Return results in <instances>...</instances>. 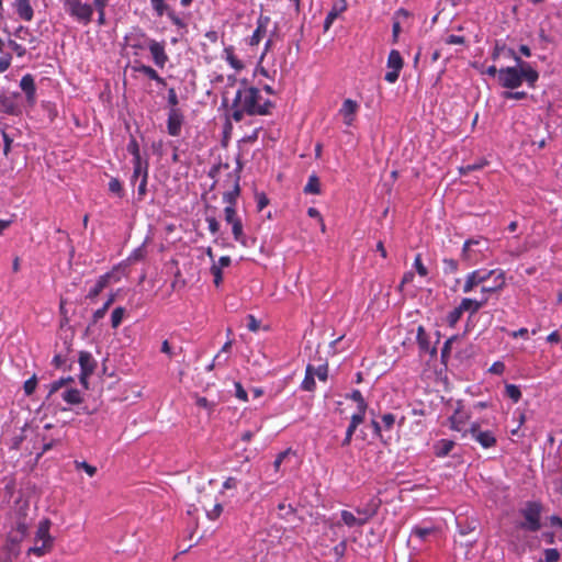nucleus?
Returning a JSON list of instances; mask_svg holds the SVG:
<instances>
[{
	"instance_id": "obj_12",
	"label": "nucleus",
	"mask_w": 562,
	"mask_h": 562,
	"mask_svg": "<svg viewBox=\"0 0 562 562\" xmlns=\"http://www.w3.org/2000/svg\"><path fill=\"white\" fill-rule=\"evenodd\" d=\"M347 10V0H336L324 21V31L327 32L334 21Z\"/></svg>"
},
{
	"instance_id": "obj_42",
	"label": "nucleus",
	"mask_w": 562,
	"mask_h": 562,
	"mask_svg": "<svg viewBox=\"0 0 562 562\" xmlns=\"http://www.w3.org/2000/svg\"><path fill=\"white\" fill-rule=\"evenodd\" d=\"M125 310L123 307H116L111 314V325L113 328H117L123 319Z\"/></svg>"
},
{
	"instance_id": "obj_49",
	"label": "nucleus",
	"mask_w": 562,
	"mask_h": 562,
	"mask_svg": "<svg viewBox=\"0 0 562 562\" xmlns=\"http://www.w3.org/2000/svg\"><path fill=\"white\" fill-rule=\"evenodd\" d=\"M36 385H37V379L35 375H33L32 378H30L29 380H26L24 382V385H23L24 393L27 396L32 395L36 389Z\"/></svg>"
},
{
	"instance_id": "obj_15",
	"label": "nucleus",
	"mask_w": 562,
	"mask_h": 562,
	"mask_svg": "<svg viewBox=\"0 0 562 562\" xmlns=\"http://www.w3.org/2000/svg\"><path fill=\"white\" fill-rule=\"evenodd\" d=\"M358 108H359L358 103L351 99H346L344 101L341 109L339 110V113L342 115L344 123L347 126L352 125L353 120H355V114H356Z\"/></svg>"
},
{
	"instance_id": "obj_52",
	"label": "nucleus",
	"mask_w": 562,
	"mask_h": 562,
	"mask_svg": "<svg viewBox=\"0 0 562 562\" xmlns=\"http://www.w3.org/2000/svg\"><path fill=\"white\" fill-rule=\"evenodd\" d=\"M154 11L158 16H161L166 10L167 5L165 3V0H150Z\"/></svg>"
},
{
	"instance_id": "obj_63",
	"label": "nucleus",
	"mask_w": 562,
	"mask_h": 562,
	"mask_svg": "<svg viewBox=\"0 0 562 562\" xmlns=\"http://www.w3.org/2000/svg\"><path fill=\"white\" fill-rule=\"evenodd\" d=\"M235 395L244 402L248 400L247 392L239 382H235Z\"/></svg>"
},
{
	"instance_id": "obj_16",
	"label": "nucleus",
	"mask_w": 562,
	"mask_h": 562,
	"mask_svg": "<svg viewBox=\"0 0 562 562\" xmlns=\"http://www.w3.org/2000/svg\"><path fill=\"white\" fill-rule=\"evenodd\" d=\"M20 87L25 92L27 102L30 104H34L36 99V87L33 76L30 74L24 75L20 81Z\"/></svg>"
},
{
	"instance_id": "obj_44",
	"label": "nucleus",
	"mask_w": 562,
	"mask_h": 562,
	"mask_svg": "<svg viewBox=\"0 0 562 562\" xmlns=\"http://www.w3.org/2000/svg\"><path fill=\"white\" fill-rule=\"evenodd\" d=\"M457 339H458V336H452V337H450L449 339H447L445 341L443 347L441 349V360H442V362H447V360L449 359V356H450V352H451V348H452V344Z\"/></svg>"
},
{
	"instance_id": "obj_56",
	"label": "nucleus",
	"mask_w": 562,
	"mask_h": 562,
	"mask_svg": "<svg viewBox=\"0 0 562 562\" xmlns=\"http://www.w3.org/2000/svg\"><path fill=\"white\" fill-rule=\"evenodd\" d=\"M168 104L170 106V109H179L177 105L179 103V99H178V95H177V92L173 88H170L168 90Z\"/></svg>"
},
{
	"instance_id": "obj_64",
	"label": "nucleus",
	"mask_w": 562,
	"mask_h": 562,
	"mask_svg": "<svg viewBox=\"0 0 562 562\" xmlns=\"http://www.w3.org/2000/svg\"><path fill=\"white\" fill-rule=\"evenodd\" d=\"M358 518H366V524L375 514L374 509L357 508Z\"/></svg>"
},
{
	"instance_id": "obj_33",
	"label": "nucleus",
	"mask_w": 562,
	"mask_h": 562,
	"mask_svg": "<svg viewBox=\"0 0 562 562\" xmlns=\"http://www.w3.org/2000/svg\"><path fill=\"white\" fill-rule=\"evenodd\" d=\"M61 397L68 404H79L82 402L80 392L77 389H68L63 392Z\"/></svg>"
},
{
	"instance_id": "obj_39",
	"label": "nucleus",
	"mask_w": 562,
	"mask_h": 562,
	"mask_svg": "<svg viewBox=\"0 0 562 562\" xmlns=\"http://www.w3.org/2000/svg\"><path fill=\"white\" fill-rule=\"evenodd\" d=\"M442 265H443L442 270H443V273H446V274L456 273L459 268L458 261L454 259H451V258H445L442 260Z\"/></svg>"
},
{
	"instance_id": "obj_27",
	"label": "nucleus",
	"mask_w": 562,
	"mask_h": 562,
	"mask_svg": "<svg viewBox=\"0 0 562 562\" xmlns=\"http://www.w3.org/2000/svg\"><path fill=\"white\" fill-rule=\"evenodd\" d=\"M453 447L454 442L452 440L441 439L434 446L435 454L437 457H446L451 452Z\"/></svg>"
},
{
	"instance_id": "obj_61",
	"label": "nucleus",
	"mask_w": 562,
	"mask_h": 562,
	"mask_svg": "<svg viewBox=\"0 0 562 562\" xmlns=\"http://www.w3.org/2000/svg\"><path fill=\"white\" fill-rule=\"evenodd\" d=\"M146 250L144 246L136 248L130 256L131 261H138L145 257Z\"/></svg>"
},
{
	"instance_id": "obj_10",
	"label": "nucleus",
	"mask_w": 562,
	"mask_h": 562,
	"mask_svg": "<svg viewBox=\"0 0 562 562\" xmlns=\"http://www.w3.org/2000/svg\"><path fill=\"white\" fill-rule=\"evenodd\" d=\"M184 121V116L180 109H169L167 120V131L171 136H179L181 127Z\"/></svg>"
},
{
	"instance_id": "obj_7",
	"label": "nucleus",
	"mask_w": 562,
	"mask_h": 562,
	"mask_svg": "<svg viewBox=\"0 0 562 562\" xmlns=\"http://www.w3.org/2000/svg\"><path fill=\"white\" fill-rule=\"evenodd\" d=\"M403 66L404 60L400 52L396 49H392L387 57V68H390L391 70L385 74L384 79L390 83H394L398 79Z\"/></svg>"
},
{
	"instance_id": "obj_5",
	"label": "nucleus",
	"mask_w": 562,
	"mask_h": 562,
	"mask_svg": "<svg viewBox=\"0 0 562 562\" xmlns=\"http://www.w3.org/2000/svg\"><path fill=\"white\" fill-rule=\"evenodd\" d=\"M520 515L524 520L516 525V529H521L530 532H537L541 528V505L537 502H528L524 508L520 509Z\"/></svg>"
},
{
	"instance_id": "obj_17",
	"label": "nucleus",
	"mask_w": 562,
	"mask_h": 562,
	"mask_svg": "<svg viewBox=\"0 0 562 562\" xmlns=\"http://www.w3.org/2000/svg\"><path fill=\"white\" fill-rule=\"evenodd\" d=\"M133 70L135 72L143 74L147 76L149 79L155 80L158 85L165 86L166 81L162 77L158 75V72L150 66L145 64H135L133 66Z\"/></svg>"
},
{
	"instance_id": "obj_55",
	"label": "nucleus",
	"mask_w": 562,
	"mask_h": 562,
	"mask_svg": "<svg viewBox=\"0 0 562 562\" xmlns=\"http://www.w3.org/2000/svg\"><path fill=\"white\" fill-rule=\"evenodd\" d=\"M211 273L213 274L214 277V284L216 286H220V284L222 283L223 281V274H222V269L221 267H218L217 265H212L211 267Z\"/></svg>"
},
{
	"instance_id": "obj_32",
	"label": "nucleus",
	"mask_w": 562,
	"mask_h": 562,
	"mask_svg": "<svg viewBox=\"0 0 562 562\" xmlns=\"http://www.w3.org/2000/svg\"><path fill=\"white\" fill-rule=\"evenodd\" d=\"M304 192L307 194H319L321 193V183H319V179L316 175H311L308 177L307 183L304 187Z\"/></svg>"
},
{
	"instance_id": "obj_23",
	"label": "nucleus",
	"mask_w": 562,
	"mask_h": 562,
	"mask_svg": "<svg viewBox=\"0 0 562 562\" xmlns=\"http://www.w3.org/2000/svg\"><path fill=\"white\" fill-rule=\"evenodd\" d=\"M42 441H43V448L42 451L37 454V459L45 453L46 451L50 450L55 445L59 443L63 439V436L60 431L58 430L55 435L48 436L46 434L41 435Z\"/></svg>"
},
{
	"instance_id": "obj_24",
	"label": "nucleus",
	"mask_w": 562,
	"mask_h": 562,
	"mask_svg": "<svg viewBox=\"0 0 562 562\" xmlns=\"http://www.w3.org/2000/svg\"><path fill=\"white\" fill-rule=\"evenodd\" d=\"M148 178V161L147 160H136L133 161V175H132V183H134L138 178Z\"/></svg>"
},
{
	"instance_id": "obj_1",
	"label": "nucleus",
	"mask_w": 562,
	"mask_h": 562,
	"mask_svg": "<svg viewBox=\"0 0 562 562\" xmlns=\"http://www.w3.org/2000/svg\"><path fill=\"white\" fill-rule=\"evenodd\" d=\"M272 106L270 100L261 102L260 91L247 86L246 80H243L232 103L231 117L235 122H240L245 115H266Z\"/></svg>"
},
{
	"instance_id": "obj_60",
	"label": "nucleus",
	"mask_w": 562,
	"mask_h": 562,
	"mask_svg": "<svg viewBox=\"0 0 562 562\" xmlns=\"http://www.w3.org/2000/svg\"><path fill=\"white\" fill-rule=\"evenodd\" d=\"M206 223H207V226H209V231L215 235L218 233L220 231V223L217 222V220L213 216H207L206 217Z\"/></svg>"
},
{
	"instance_id": "obj_50",
	"label": "nucleus",
	"mask_w": 562,
	"mask_h": 562,
	"mask_svg": "<svg viewBox=\"0 0 562 562\" xmlns=\"http://www.w3.org/2000/svg\"><path fill=\"white\" fill-rule=\"evenodd\" d=\"M414 268L420 277H426L428 274L427 268L422 262L420 254H417L414 260Z\"/></svg>"
},
{
	"instance_id": "obj_38",
	"label": "nucleus",
	"mask_w": 562,
	"mask_h": 562,
	"mask_svg": "<svg viewBox=\"0 0 562 562\" xmlns=\"http://www.w3.org/2000/svg\"><path fill=\"white\" fill-rule=\"evenodd\" d=\"M126 149L133 156V161L143 160L140 157L138 143L134 137L130 139Z\"/></svg>"
},
{
	"instance_id": "obj_30",
	"label": "nucleus",
	"mask_w": 562,
	"mask_h": 562,
	"mask_svg": "<svg viewBox=\"0 0 562 562\" xmlns=\"http://www.w3.org/2000/svg\"><path fill=\"white\" fill-rule=\"evenodd\" d=\"M341 520L348 527L363 526L366 524V518H358L351 512L348 510L341 512Z\"/></svg>"
},
{
	"instance_id": "obj_48",
	"label": "nucleus",
	"mask_w": 562,
	"mask_h": 562,
	"mask_svg": "<svg viewBox=\"0 0 562 562\" xmlns=\"http://www.w3.org/2000/svg\"><path fill=\"white\" fill-rule=\"evenodd\" d=\"M544 560H542L543 562H558L559 559H560V552L558 551V549H546L544 552Z\"/></svg>"
},
{
	"instance_id": "obj_40",
	"label": "nucleus",
	"mask_w": 562,
	"mask_h": 562,
	"mask_svg": "<svg viewBox=\"0 0 562 562\" xmlns=\"http://www.w3.org/2000/svg\"><path fill=\"white\" fill-rule=\"evenodd\" d=\"M348 397L357 403L359 411H367L368 404L359 390H353Z\"/></svg>"
},
{
	"instance_id": "obj_20",
	"label": "nucleus",
	"mask_w": 562,
	"mask_h": 562,
	"mask_svg": "<svg viewBox=\"0 0 562 562\" xmlns=\"http://www.w3.org/2000/svg\"><path fill=\"white\" fill-rule=\"evenodd\" d=\"M95 360L88 351H81L79 353V366L81 372L86 374H92L95 369Z\"/></svg>"
},
{
	"instance_id": "obj_54",
	"label": "nucleus",
	"mask_w": 562,
	"mask_h": 562,
	"mask_svg": "<svg viewBox=\"0 0 562 562\" xmlns=\"http://www.w3.org/2000/svg\"><path fill=\"white\" fill-rule=\"evenodd\" d=\"M223 512V506L222 504L220 503H216L212 509L207 510L206 512V516L209 519L211 520H215L220 517V515L222 514Z\"/></svg>"
},
{
	"instance_id": "obj_58",
	"label": "nucleus",
	"mask_w": 562,
	"mask_h": 562,
	"mask_svg": "<svg viewBox=\"0 0 562 562\" xmlns=\"http://www.w3.org/2000/svg\"><path fill=\"white\" fill-rule=\"evenodd\" d=\"M8 45L19 57H23L26 53V49L15 41L10 40Z\"/></svg>"
},
{
	"instance_id": "obj_59",
	"label": "nucleus",
	"mask_w": 562,
	"mask_h": 562,
	"mask_svg": "<svg viewBox=\"0 0 562 562\" xmlns=\"http://www.w3.org/2000/svg\"><path fill=\"white\" fill-rule=\"evenodd\" d=\"M394 423L395 416L393 414L387 413L382 416V424L384 429L390 430L393 427Z\"/></svg>"
},
{
	"instance_id": "obj_9",
	"label": "nucleus",
	"mask_w": 562,
	"mask_h": 562,
	"mask_svg": "<svg viewBox=\"0 0 562 562\" xmlns=\"http://www.w3.org/2000/svg\"><path fill=\"white\" fill-rule=\"evenodd\" d=\"M126 45L130 46L133 49H145L148 48L150 41L153 38H149L142 30L134 29L124 37Z\"/></svg>"
},
{
	"instance_id": "obj_34",
	"label": "nucleus",
	"mask_w": 562,
	"mask_h": 562,
	"mask_svg": "<svg viewBox=\"0 0 562 562\" xmlns=\"http://www.w3.org/2000/svg\"><path fill=\"white\" fill-rule=\"evenodd\" d=\"M265 33H266V24L260 19L258 21L256 30L254 31L252 35L249 38V45H251V46L258 45L260 43L262 36L265 35Z\"/></svg>"
},
{
	"instance_id": "obj_3",
	"label": "nucleus",
	"mask_w": 562,
	"mask_h": 562,
	"mask_svg": "<svg viewBox=\"0 0 562 562\" xmlns=\"http://www.w3.org/2000/svg\"><path fill=\"white\" fill-rule=\"evenodd\" d=\"M65 12L77 23L87 26L92 22L93 2L82 0H61Z\"/></svg>"
},
{
	"instance_id": "obj_21",
	"label": "nucleus",
	"mask_w": 562,
	"mask_h": 562,
	"mask_svg": "<svg viewBox=\"0 0 562 562\" xmlns=\"http://www.w3.org/2000/svg\"><path fill=\"white\" fill-rule=\"evenodd\" d=\"M417 342L422 351L429 352L430 356H436V347H430L429 339L426 335L424 327L419 326L417 329Z\"/></svg>"
},
{
	"instance_id": "obj_57",
	"label": "nucleus",
	"mask_w": 562,
	"mask_h": 562,
	"mask_svg": "<svg viewBox=\"0 0 562 562\" xmlns=\"http://www.w3.org/2000/svg\"><path fill=\"white\" fill-rule=\"evenodd\" d=\"M527 97V93L525 91H516V92H513V91H505L503 92V98L504 99H514V100H522Z\"/></svg>"
},
{
	"instance_id": "obj_2",
	"label": "nucleus",
	"mask_w": 562,
	"mask_h": 562,
	"mask_svg": "<svg viewBox=\"0 0 562 562\" xmlns=\"http://www.w3.org/2000/svg\"><path fill=\"white\" fill-rule=\"evenodd\" d=\"M507 53L515 61V67L501 68L498 71V80L504 88L516 89L526 80L530 87H533L539 78L538 72L520 57L516 55L514 49L508 48Z\"/></svg>"
},
{
	"instance_id": "obj_36",
	"label": "nucleus",
	"mask_w": 562,
	"mask_h": 562,
	"mask_svg": "<svg viewBox=\"0 0 562 562\" xmlns=\"http://www.w3.org/2000/svg\"><path fill=\"white\" fill-rule=\"evenodd\" d=\"M231 225H232V232H233L234 239L243 245H246L241 221L234 222Z\"/></svg>"
},
{
	"instance_id": "obj_46",
	"label": "nucleus",
	"mask_w": 562,
	"mask_h": 562,
	"mask_svg": "<svg viewBox=\"0 0 562 562\" xmlns=\"http://www.w3.org/2000/svg\"><path fill=\"white\" fill-rule=\"evenodd\" d=\"M76 469H82L89 476H93L97 472V468L87 463L86 461H75Z\"/></svg>"
},
{
	"instance_id": "obj_6",
	"label": "nucleus",
	"mask_w": 562,
	"mask_h": 562,
	"mask_svg": "<svg viewBox=\"0 0 562 562\" xmlns=\"http://www.w3.org/2000/svg\"><path fill=\"white\" fill-rule=\"evenodd\" d=\"M501 270H475L470 272L464 281L463 284V292L469 293L474 290V288L479 285H485V283L488 281L490 278L496 277L497 272Z\"/></svg>"
},
{
	"instance_id": "obj_35",
	"label": "nucleus",
	"mask_w": 562,
	"mask_h": 562,
	"mask_svg": "<svg viewBox=\"0 0 562 562\" xmlns=\"http://www.w3.org/2000/svg\"><path fill=\"white\" fill-rule=\"evenodd\" d=\"M434 532V528L415 526L412 529L411 537H415L420 541H425L429 535Z\"/></svg>"
},
{
	"instance_id": "obj_62",
	"label": "nucleus",
	"mask_w": 562,
	"mask_h": 562,
	"mask_svg": "<svg viewBox=\"0 0 562 562\" xmlns=\"http://www.w3.org/2000/svg\"><path fill=\"white\" fill-rule=\"evenodd\" d=\"M50 543L42 542L41 546H35L31 548L30 552H33L34 554L41 557L50 548Z\"/></svg>"
},
{
	"instance_id": "obj_28",
	"label": "nucleus",
	"mask_w": 562,
	"mask_h": 562,
	"mask_svg": "<svg viewBox=\"0 0 562 562\" xmlns=\"http://www.w3.org/2000/svg\"><path fill=\"white\" fill-rule=\"evenodd\" d=\"M239 193L240 187L238 179H236L233 189L223 194V202L227 204L226 206H235Z\"/></svg>"
},
{
	"instance_id": "obj_4",
	"label": "nucleus",
	"mask_w": 562,
	"mask_h": 562,
	"mask_svg": "<svg viewBox=\"0 0 562 562\" xmlns=\"http://www.w3.org/2000/svg\"><path fill=\"white\" fill-rule=\"evenodd\" d=\"M488 248V240L486 238H470L463 244L461 258L468 265H475L485 257Z\"/></svg>"
},
{
	"instance_id": "obj_26",
	"label": "nucleus",
	"mask_w": 562,
	"mask_h": 562,
	"mask_svg": "<svg viewBox=\"0 0 562 562\" xmlns=\"http://www.w3.org/2000/svg\"><path fill=\"white\" fill-rule=\"evenodd\" d=\"M109 4V0H93V12L97 11L98 19L97 23L99 26H103L106 23L105 9Z\"/></svg>"
},
{
	"instance_id": "obj_29",
	"label": "nucleus",
	"mask_w": 562,
	"mask_h": 562,
	"mask_svg": "<svg viewBox=\"0 0 562 562\" xmlns=\"http://www.w3.org/2000/svg\"><path fill=\"white\" fill-rule=\"evenodd\" d=\"M225 59L226 61L235 69L241 70L244 68V64L239 60L235 54L233 46H228L224 48Z\"/></svg>"
},
{
	"instance_id": "obj_25",
	"label": "nucleus",
	"mask_w": 562,
	"mask_h": 562,
	"mask_svg": "<svg viewBox=\"0 0 562 562\" xmlns=\"http://www.w3.org/2000/svg\"><path fill=\"white\" fill-rule=\"evenodd\" d=\"M109 279H110L109 273L101 276L98 279V281L95 282V284L89 290V292L87 294V299H89V300L95 299L103 291V289L108 285Z\"/></svg>"
},
{
	"instance_id": "obj_18",
	"label": "nucleus",
	"mask_w": 562,
	"mask_h": 562,
	"mask_svg": "<svg viewBox=\"0 0 562 562\" xmlns=\"http://www.w3.org/2000/svg\"><path fill=\"white\" fill-rule=\"evenodd\" d=\"M505 286V274L503 271L497 272V276L494 278L493 285H482L481 286V297L486 296L488 299V294L495 293L502 290Z\"/></svg>"
},
{
	"instance_id": "obj_31",
	"label": "nucleus",
	"mask_w": 562,
	"mask_h": 562,
	"mask_svg": "<svg viewBox=\"0 0 562 562\" xmlns=\"http://www.w3.org/2000/svg\"><path fill=\"white\" fill-rule=\"evenodd\" d=\"M315 379H314V368L308 364L307 368H306V372H305V376H304V380L301 384V387L304 390V391H313L315 389Z\"/></svg>"
},
{
	"instance_id": "obj_13",
	"label": "nucleus",
	"mask_w": 562,
	"mask_h": 562,
	"mask_svg": "<svg viewBox=\"0 0 562 562\" xmlns=\"http://www.w3.org/2000/svg\"><path fill=\"white\" fill-rule=\"evenodd\" d=\"M16 97L18 93H13L12 95H0V112L9 115H19L21 113V109L15 101Z\"/></svg>"
},
{
	"instance_id": "obj_43",
	"label": "nucleus",
	"mask_w": 562,
	"mask_h": 562,
	"mask_svg": "<svg viewBox=\"0 0 562 562\" xmlns=\"http://www.w3.org/2000/svg\"><path fill=\"white\" fill-rule=\"evenodd\" d=\"M69 381H72V379L71 378H68V379L61 378V379L56 380L53 383H50L48 386L47 397H50L53 394H55L57 391H59L61 387H64L66 385V383H68Z\"/></svg>"
},
{
	"instance_id": "obj_45",
	"label": "nucleus",
	"mask_w": 562,
	"mask_h": 562,
	"mask_svg": "<svg viewBox=\"0 0 562 562\" xmlns=\"http://www.w3.org/2000/svg\"><path fill=\"white\" fill-rule=\"evenodd\" d=\"M224 215L227 224H233L234 222L240 221V218L236 214L235 206H226L224 209Z\"/></svg>"
},
{
	"instance_id": "obj_51",
	"label": "nucleus",
	"mask_w": 562,
	"mask_h": 562,
	"mask_svg": "<svg viewBox=\"0 0 562 562\" xmlns=\"http://www.w3.org/2000/svg\"><path fill=\"white\" fill-rule=\"evenodd\" d=\"M278 509H279V516L281 518H286L289 515L294 514V508L290 504L280 503L278 505Z\"/></svg>"
},
{
	"instance_id": "obj_14",
	"label": "nucleus",
	"mask_w": 562,
	"mask_h": 562,
	"mask_svg": "<svg viewBox=\"0 0 562 562\" xmlns=\"http://www.w3.org/2000/svg\"><path fill=\"white\" fill-rule=\"evenodd\" d=\"M487 303V297L483 296L479 300L464 297L460 302L459 306L463 313H470L471 315L477 313Z\"/></svg>"
},
{
	"instance_id": "obj_37",
	"label": "nucleus",
	"mask_w": 562,
	"mask_h": 562,
	"mask_svg": "<svg viewBox=\"0 0 562 562\" xmlns=\"http://www.w3.org/2000/svg\"><path fill=\"white\" fill-rule=\"evenodd\" d=\"M464 313L462 312V310L460 308L459 305L457 307H454L447 315V323H448V325L451 326V327H454L456 324L460 321V318H461V316Z\"/></svg>"
},
{
	"instance_id": "obj_11",
	"label": "nucleus",
	"mask_w": 562,
	"mask_h": 562,
	"mask_svg": "<svg viewBox=\"0 0 562 562\" xmlns=\"http://www.w3.org/2000/svg\"><path fill=\"white\" fill-rule=\"evenodd\" d=\"M148 49L151 54L154 64L159 68H164L168 61L165 44L153 40L149 43Z\"/></svg>"
},
{
	"instance_id": "obj_22",
	"label": "nucleus",
	"mask_w": 562,
	"mask_h": 562,
	"mask_svg": "<svg viewBox=\"0 0 562 562\" xmlns=\"http://www.w3.org/2000/svg\"><path fill=\"white\" fill-rule=\"evenodd\" d=\"M50 521L48 519L42 520L37 527L35 541H42L46 543L53 542V538L49 535Z\"/></svg>"
},
{
	"instance_id": "obj_53",
	"label": "nucleus",
	"mask_w": 562,
	"mask_h": 562,
	"mask_svg": "<svg viewBox=\"0 0 562 562\" xmlns=\"http://www.w3.org/2000/svg\"><path fill=\"white\" fill-rule=\"evenodd\" d=\"M366 411H359L351 416L349 426H353V428L357 429V427L363 423L364 420Z\"/></svg>"
},
{
	"instance_id": "obj_8",
	"label": "nucleus",
	"mask_w": 562,
	"mask_h": 562,
	"mask_svg": "<svg viewBox=\"0 0 562 562\" xmlns=\"http://www.w3.org/2000/svg\"><path fill=\"white\" fill-rule=\"evenodd\" d=\"M469 431L472 438L485 449L496 445L495 435L491 430H482L479 423H473Z\"/></svg>"
},
{
	"instance_id": "obj_41",
	"label": "nucleus",
	"mask_w": 562,
	"mask_h": 562,
	"mask_svg": "<svg viewBox=\"0 0 562 562\" xmlns=\"http://www.w3.org/2000/svg\"><path fill=\"white\" fill-rule=\"evenodd\" d=\"M505 394L512 398L515 403H517L521 397V392L519 387L515 384H506Z\"/></svg>"
},
{
	"instance_id": "obj_19",
	"label": "nucleus",
	"mask_w": 562,
	"mask_h": 562,
	"mask_svg": "<svg viewBox=\"0 0 562 562\" xmlns=\"http://www.w3.org/2000/svg\"><path fill=\"white\" fill-rule=\"evenodd\" d=\"M15 11L18 15L24 21H31L34 15L33 8L30 0H15Z\"/></svg>"
},
{
	"instance_id": "obj_47",
	"label": "nucleus",
	"mask_w": 562,
	"mask_h": 562,
	"mask_svg": "<svg viewBox=\"0 0 562 562\" xmlns=\"http://www.w3.org/2000/svg\"><path fill=\"white\" fill-rule=\"evenodd\" d=\"M109 190L110 192L119 195V196H122L123 195V188H122V183L119 179L116 178H112L109 182Z\"/></svg>"
}]
</instances>
